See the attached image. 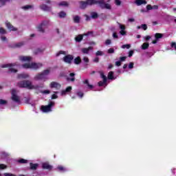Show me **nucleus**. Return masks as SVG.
Instances as JSON below:
<instances>
[{
	"instance_id": "nucleus-1",
	"label": "nucleus",
	"mask_w": 176,
	"mask_h": 176,
	"mask_svg": "<svg viewBox=\"0 0 176 176\" xmlns=\"http://www.w3.org/2000/svg\"><path fill=\"white\" fill-rule=\"evenodd\" d=\"M18 87L21 89H28V90H38L39 85H34L30 80H25L17 82Z\"/></svg>"
},
{
	"instance_id": "nucleus-2",
	"label": "nucleus",
	"mask_w": 176,
	"mask_h": 176,
	"mask_svg": "<svg viewBox=\"0 0 176 176\" xmlns=\"http://www.w3.org/2000/svg\"><path fill=\"white\" fill-rule=\"evenodd\" d=\"M50 74V69H47L43 70L41 73H38L37 75L35 76L34 80H43L46 82L47 80V75Z\"/></svg>"
},
{
	"instance_id": "nucleus-3",
	"label": "nucleus",
	"mask_w": 176,
	"mask_h": 176,
	"mask_svg": "<svg viewBox=\"0 0 176 176\" xmlns=\"http://www.w3.org/2000/svg\"><path fill=\"white\" fill-rule=\"evenodd\" d=\"M96 0H87V1H79L80 9L85 10L87 6H93V5H96Z\"/></svg>"
},
{
	"instance_id": "nucleus-4",
	"label": "nucleus",
	"mask_w": 176,
	"mask_h": 176,
	"mask_svg": "<svg viewBox=\"0 0 176 176\" xmlns=\"http://www.w3.org/2000/svg\"><path fill=\"white\" fill-rule=\"evenodd\" d=\"M96 3H95V5H99L101 9H109V10L111 9V4L105 3L104 0H96Z\"/></svg>"
},
{
	"instance_id": "nucleus-5",
	"label": "nucleus",
	"mask_w": 176,
	"mask_h": 176,
	"mask_svg": "<svg viewBox=\"0 0 176 176\" xmlns=\"http://www.w3.org/2000/svg\"><path fill=\"white\" fill-rule=\"evenodd\" d=\"M16 63H8V64H5L2 65L1 67V68H9L8 69V73H12V74H16L17 72V69L13 68V67H15Z\"/></svg>"
},
{
	"instance_id": "nucleus-6",
	"label": "nucleus",
	"mask_w": 176,
	"mask_h": 176,
	"mask_svg": "<svg viewBox=\"0 0 176 176\" xmlns=\"http://www.w3.org/2000/svg\"><path fill=\"white\" fill-rule=\"evenodd\" d=\"M54 107V102H50L47 105H42L41 111H52V108Z\"/></svg>"
},
{
	"instance_id": "nucleus-7",
	"label": "nucleus",
	"mask_w": 176,
	"mask_h": 176,
	"mask_svg": "<svg viewBox=\"0 0 176 176\" xmlns=\"http://www.w3.org/2000/svg\"><path fill=\"white\" fill-rule=\"evenodd\" d=\"M74 56L71 54H67L63 57V61L66 63V64H72Z\"/></svg>"
},
{
	"instance_id": "nucleus-8",
	"label": "nucleus",
	"mask_w": 176,
	"mask_h": 176,
	"mask_svg": "<svg viewBox=\"0 0 176 176\" xmlns=\"http://www.w3.org/2000/svg\"><path fill=\"white\" fill-rule=\"evenodd\" d=\"M46 25H47V21H43L41 23H40L38 27H37V30L39 32H45V29L43 28V27H46Z\"/></svg>"
},
{
	"instance_id": "nucleus-9",
	"label": "nucleus",
	"mask_w": 176,
	"mask_h": 176,
	"mask_svg": "<svg viewBox=\"0 0 176 176\" xmlns=\"http://www.w3.org/2000/svg\"><path fill=\"white\" fill-rule=\"evenodd\" d=\"M12 100L14 101V102H17V104H20V98L16 95V90L13 89L12 92Z\"/></svg>"
},
{
	"instance_id": "nucleus-10",
	"label": "nucleus",
	"mask_w": 176,
	"mask_h": 176,
	"mask_svg": "<svg viewBox=\"0 0 176 176\" xmlns=\"http://www.w3.org/2000/svg\"><path fill=\"white\" fill-rule=\"evenodd\" d=\"M51 89H56V90H60L61 89V84L52 81L50 85Z\"/></svg>"
},
{
	"instance_id": "nucleus-11",
	"label": "nucleus",
	"mask_w": 176,
	"mask_h": 176,
	"mask_svg": "<svg viewBox=\"0 0 176 176\" xmlns=\"http://www.w3.org/2000/svg\"><path fill=\"white\" fill-rule=\"evenodd\" d=\"M43 65L42 63H31V68L33 69H39Z\"/></svg>"
},
{
	"instance_id": "nucleus-12",
	"label": "nucleus",
	"mask_w": 176,
	"mask_h": 176,
	"mask_svg": "<svg viewBox=\"0 0 176 176\" xmlns=\"http://www.w3.org/2000/svg\"><path fill=\"white\" fill-rule=\"evenodd\" d=\"M40 9H41V10H43L44 12H49L52 10V7H49L46 4H41L40 5Z\"/></svg>"
},
{
	"instance_id": "nucleus-13",
	"label": "nucleus",
	"mask_w": 176,
	"mask_h": 176,
	"mask_svg": "<svg viewBox=\"0 0 176 176\" xmlns=\"http://www.w3.org/2000/svg\"><path fill=\"white\" fill-rule=\"evenodd\" d=\"M6 25L9 31H17V28H14L10 22H6Z\"/></svg>"
},
{
	"instance_id": "nucleus-14",
	"label": "nucleus",
	"mask_w": 176,
	"mask_h": 176,
	"mask_svg": "<svg viewBox=\"0 0 176 176\" xmlns=\"http://www.w3.org/2000/svg\"><path fill=\"white\" fill-rule=\"evenodd\" d=\"M42 167L44 170H49V171H50V170H52V168H53V166L50 164H49L48 162H45L42 164Z\"/></svg>"
},
{
	"instance_id": "nucleus-15",
	"label": "nucleus",
	"mask_w": 176,
	"mask_h": 176,
	"mask_svg": "<svg viewBox=\"0 0 176 176\" xmlns=\"http://www.w3.org/2000/svg\"><path fill=\"white\" fill-rule=\"evenodd\" d=\"M135 3L137 6H141V5H146L147 2L146 0H135Z\"/></svg>"
},
{
	"instance_id": "nucleus-16",
	"label": "nucleus",
	"mask_w": 176,
	"mask_h": 176,
	"mask_svg": "<svg viewBox=\"0 0 176 176\" xmlns=\"http://www.w3.org/2000/svg\"><path fill=\"white\" fill-rule=\"evenodd\" d=\"M69 76H70V78L67 77L66 78L67 82H74L75 80V73H70Z\"/></svg>"
},
{
	"instance_id": "nucleus-17",
	"label": "nucleus",
	"mask_w": 176,
	"mask_h": 176,
	"mask_svg": "<svg viewBox=\"0 0 176 176\" xmlns=\"http://www.w3.org/2000/svg\"><path fill=\"white\" fill-rule=\"evenodd\" d=\"M19 60L21 61H31L32 60V58L31 56H19Z\"/></svg>"
},
{
	"instance_id": "nucleus-18",
	"label": "nucleus",
	"mask_w": 176,
	"mask_h": 176,
	"mask_svg": "<svg viewBox=\"0 0 176 176\" xmlns=\"http://www.w3.org/2000/svg\"><path fill=\"white\" fill-rule=\"evenodd\" d=\"M71 90H72V87H67L65 90L61 91L62 96H65V94H67V93H69Z\"/></svg>"
},
{
	"instance_id": "nucleus-19",
	"label": "nucleus",
	"mask_w": 176,
	"mask_h": 176,
	"mask_svg": "<svg viewBox=\"0 0 176 176\" xmlns=\"http://www.w3.org/2000/svg\"><path fill=\"white\" fill-rule=\"evenodd\" d=\"M90 50H93V47H89L88 48H82L81 50V52L83 53V54H89V52Z\"/></svg>"
},
{
	"instance_id": "nucleus-20",
	"label": "nucleus",
	"mask_w": 176,
	"mask_h": 176,
	"mask_svg": "<svg viewBox=\"0 0 176 176\" xmlns=\"http://www.w3.org/2000/svg\"><path fill=\"white\" fill-rule=\"evenodd\" d=\"M30 76L28 74H20L17 75V78L18 79H27V78H29Z\"/></svg>"
},
{
	"instance_id": "nucleus-21",
	"label": "nucleus",
	"mask_w": 176,
	"mask_h": 176,
	"mask_svg": "<svg viewBox=\"0 0 176 176\" xmlns=\"http://www.w3.org/2000/svg\"><path fill=\"white\" fill-rule=\"evenodd\" d=\"M83 36H85L84 34H79L77 36H76L75 37L76 42H78V43L82 42V41H83Z\"/></svg>"
},
{
	"instance_id": "nucleus-22",
	"label": "nucleus",
	"mask_w": 176,
	"mask_h": 176,
	"mask_svg": "<svg viewBox=\"0 0 176 176\" xmlns=\"http://www.w3.org/2000/svg\"><path fill=\"white\" fill-rule=\"evenodd\" d=\"M73 21L76 24H79V23H80V16L78 15L74 16L73 17Z\"/></svg>"
},
{
	"instance_id": "nucleus-23",
	"label": "nucleus",
	"mask_w": 176,
	"mask_h": 176,
	"mask_svg": "<svg viewBox=\"0 0 176 176\" xmlns=\"http://www.w3.org/2000/svg\"><path fill=\"white\" fill-rule=\"evenodd\" d=\"M22 46H24V42H19L12 46H10V47H13L14 49H15L16 47H21Z\"/></svg>"
},
{
	"instance_id": "nucleus-24",
	"label": "nucleus",
	"mask_w": 176,
	"mask_h": 176,
	"mask_svg": "<svg viewBox=\"0 0 176 176\" xmlns=\"http://www.w3.org/2000/svg\"><path fill=\"white\" fill-rule=\"evenodd\" d=\"M83 83L84 85H87L88 88L90 89V90H93V89H94V86L92 85H89V80H85V81H83Z\"/></svg>"
},
{
	"instance_id": "nucleus-25",
	"label": "nucleus",
	"mask_w": 176,
	"mask_h": 176,
	"mask_svg": "<svg viewBox=\"0 0 176 176\" xmlns=\"http://www.w3.org/2000/svg\"><path fill=\"white\" fill-rule=\"evenodd\" d=\"M80 63H82V59L80 58V56H77L74 58V64H76V65H79Z\"/></svg>"
},
{
	"instance_id": "nucleus-26",
	"label": "nucleus",
	"mask_w": 176,
	"mask_h": 176,
	"mask_svg": "<svg viewBox=\"0 0 176 176\" xmlns=\"http://www.w3.org/2000/svg\"><path fill=\"white\" fill-rule=\"evenodd\" d=\"M30 170H36V168H38V166H39V164H33L32 162H30Z\"/></svg>"
},
{
	"instance_id": "nucleus-27",
	"label": "nucleus",
	"mask_w": 176,
	"mask_h": 176,
	"mask_svg": "<svg viewBox=\"0 0 176 176\" xmlns=\"http://www.w3.org/2000/svg\"><path fill=\"white\" fill-rule=\"evenodd\" d=\"M155 39H157V41H159L160 39H162V38H163V34L156 33L155 34Z\"/></svg>"
},
{
	"instance_id": "nucleus-28",
	"label": "nucleus",
	"mask_w": 176,
	"mask_h": 176,
	"mask_svg": "<svg viewBox=\"0 0 176 176\" xmlns=\"http://www.w3.org/2000/svg\"><path fill=\"white\" fill-rule=\"evenodd\" d=\"M57 170H58V171H60L61 173H65V171H67V168H65L63 166H58L57 167Z\"/></svg>"
},
{
	"instance_id": "nucleus-29",
	"label": "nucleus",
	"mask_w": 176,
	"mask_h": 176,
	"mask_svg": "<svg viewBox=\"0 0 176 176\" xmlns=\"http://www.w3.org/2000/svg\"><path fill=\"white\" fill-rule=\"evenodd\" d=\"M12 0H0V8L2 6H5L6 5V2H10Z\"/></svg>"
},
{
	"instance_id": "nucleus-30",
	"label": "nucleus",
	"mask_w": 176,
	"mask_h": 176,
	"mask_svg": "<svg viewBox=\"0 0 176 176\" xmlns=\"http://www.w3.org/2000/svg\"><path fill=\"white\" fill-rule=\"evenodd\" d=\"M58 16L60 19H64L67 16V13H65L64 11H61L58 13Z\"/></svg>"
},
{
	"instance_id": "nucleus-31",
	"label": "nucleus",
	"mask_w": 176,
	"mask_h": 176,
	"mask_svg": "<svg viewBox=\"0 0 176 176\" xmlns=\"http://www.w3.org/2000/svg\"><path fill=\"white\" fill-rule=\"evenodd\" d=\"M148 47H149V43H144L142 45V50H146V49H148Z\"/></svg>"
},
{
	"instance_id": "nucleus-32",
	"label": "nucleus",
	"mask_w": 176,
	"mask_h": 176,
	"mask_svg": "<svg viewBox=\"0 0 176 176\" xmlns=\"http://www.w3.org/2000/svg\"><path fill=\"white\" fill-rule=\"evenodd\" d=\"M91 17L94 19H98V14L97 12H92L91 13Z\"/></svg>"
},
{
	"instance_id": "nucleus-33",
	"label": "nucleus",
	"mask_w": 176,
	"mask_h": 176,
	"mask_svg": "<svg viewBox=\"0 0 176 176\" xmlns=\"http://www.w3.org/2000/svg\"><path fill=\"white\" fill-rule=\"evenodd\" d=\"M113 72H109L107 76L108 79L110 80H113Z\"/></svg>"
},
{
	"instance_id": "nucleus-34",
	"label": "nucleus",
	"mask_w": 176,
	"mask_h": 176,
	"mask_svg": "<svg viewBox=\"0 0 176 176\" xmlns=\"http://www.w3.org/2000/svg\"><path fill=\"white\" fill-rule=\"evenodd\" d=\"M18 163H20L21 164H25L28 163V160L21 158L18 160Z\"/></svg>"
},
{
	"instance_id": "nucleus-35",
	"label": "nucleus",
	"mask_w": 176,
	"mask_h": 176,
	"mask_svg": "<svg viewBox=\"0 0 176 176\" xmlns=\"http://www.w3.org/2000/svg\"><path fill=\"white\" fill-rule=\"evenodd\" d=\"M33 6L31 5H26L25 6L22 7V9H23V10H28V9H32Z\"/></svg>"
},
{
	"instance_id": "nucleus-36",
	"label": "nucleus",
	"mask_w": 176,
	"mask_h": 176,
	"mask_svg": "<svg viewBox=\"0 0 176 176\" xmlns=\"http://www.w3.org/2000/svg\"><path fill=\"white\" fill-rule=\"evenodd\" d=\"M23 68H25L26 69H28L29 68H31V63H25L22 65Z\"/></svg>"
},
{
	"instance_id": "nucleus-37",
	"label": "nucleus",
	"mask_w": 176,
	"mask_h": 176,
	"mask_svg": "<svg viewBox=\"0 0 176 176\" xmlns=\"http://www.w3.org/2000/svg\"><path fill=\"white\" fill-rule=\"evenodd\" d=\"M0 34L1 35H5V34H8V32H6V30H5L3 28H0Z\"/></svg>"
},
{
	"instance_id": "nucleus-38",
	"label": "nucleus",
	"mask_w": 176,
	"mask_h": 176,
	"mask_svg": "<svg viewBox=\"0 0 176 176\" xmlns=\"http://www.w3.org/2000/svg\"><path fill=\"white\" fill-rule=\"evenodd\" d=\"M100 78H102V79H103L104 82H107V76L104 75V72L100 73Z\"/></svg>"
},
{
	"instance_id": "nucleus-39",
	"label": "nucleus",
	"mask_w": 176,
	"mask_h": 176,
	"mask_svg": "<svg viewBox=\"0 0 176 176\" xmlns=\"http://www.w3.org/2000/svg\"><path fill=\"white\" fill-rule=\"evenodd\" d=\"M8 104V100L0 99V105H6Z\"/></svg>"
},
{
	"instance_id": "nucleus-40",
	"label": "nucleus",
	"mask_w": 176,
	"mask_h": 176,
	"mask_svg": "<svg viewBox=\"0 0 176 176\" xmlns=\"http://www.w3.org/2000/svg\"><path fill=\"white\" fill-rule=\"evenodd\" d=\"M106 83H107V82H105L104 80L99 81L98 82V86H99V87H101L104 86Z\"/></svg>"
},
{
	"instance_id": "nucleus-41",
	"label": "nucleus",
	"mask_w": 176,
	"mask_h": 176,
	"mask_svg": "<svg viewBox=\"0 0 176 176\" xmlns=\"http://www.w3.org/2000/svg\"><path fill=\"white\" fill-rule=\"evenodd\" d=\"M43 52V50H41V48H38L35 50L34 54H39V53H42Z\"/></svg>"
},
{
	"instance_id": "nucleus-42",
	"label": "nucleus",
	"mask_w": 176,
	"mask_h": 176,
	"mask_svg": "<svg viewBox=\"0 0 176 176\" xmlns=\"http://www.w3.org/2000/svg\"><path fill=\"white\" fill-rule=\"evenodd\" d=\"M130 47H131L130 44H125L122 45V49H129Z\"/></svg>"
},
{
	"instance_id": "nucleus-43",
	"label": "nucleus",
	"mask_w": 176,
	"mask_h": 176,
	"mask_svg": "<svg viewBox=\"0 0 176 176\" xmlns=\"http://www.w3.org/2000/svg\"><path fill=\"white\" fill-rule=\"evenodd\" d=\"M58 5L59 6H68V3L67 1H62Z\"/></svg>"
},
{
	"instance_id": "nucleus-44",
	"label": "nucleus",
	"mask_w": 176,
	"mask_h": 176,
	"mask_svg": "<svg viewBox=\"0 0 176 176\" xmlns=\"http://www.w3.org/2000/svg\"><path fill=\"white\" fill-rule=\"evenodd\" d=\"M5 168H8V166L3 164H0V170H5Z\"/></svg>"
},
{
	"instance_id": "nucleus-45",
	"label": "nucleus",
	"mask_w": 176,
	"mask_h": 176,
	"mask_svg": "<svg viewBox=\"0 0 176 176\" xmlns=\"http://www.w3.org/2000/svg\"><path fill=\"white\" fill-rule=\"evenodd\" d=\"M107 53H109V54H112L115 53V50L113 48H110L108 50Z\"/></svg>"
},
{
	"instance_id": "nucleus-46",
	"label": "nucleus",
	"mask_w": 176,
	"mask_h": 176,
	"mask_svg": "<svg viewBox=\"0 0 176 176\" xmlns=\"http://www.w3.org/2000/svg\"><path fill=\"white\" fill-rule=\"evenodd\" d=\"M141 28L144 31H146V30H148V25H146V24H142Z\"/></svg>"
},
{
	"instance_id": "nucleus-47",
	"label": "nucleus",
	"mask_w": 176,
	"mask_h": 176,
	"mask_svg": "<svg viewBox=\"0 0 176 176\" xmlns=\"http://www.w3.org/2000/svg\"><path fill=\"white\" fill-rule=\"evenodd\" d=\"M93 34H94L93 31H90L83 34H84V36H89V35H93Z\"/></svg>"
},
{
	"instance_id": "nucleus-48",
	"label": "nucleus",
	"mask_w": 176,
	"mask_h": 176,
	"mask_svg": "<svg viewBox=\"0 0 176 176\" xmlns=\"http://www.w3.org/2000/svg\"><path fill=\"white\" fill-rule=\"evenodd\" d=\"M77 96L78 97H80V98H82L83 97V96H84V94L82 91H78V92H77Z\"/></svg>"
},
{
	"instance_id": "nucleus-49",
	"label": "nucleus",
	"mask_w": 176,
	"mask_h": 176,
	"mask_svg": "<svg viewBox=\"0 0 176 176\" xmlns=\"http://www.w3.org/2000/svg\"><path fill=\"white\" fill-rule=\"evenodd\" d=\"M126 58H127V56H120V61L121 63H123V61H126Z\"/></svg>"
},
{
	"instance_id": "nucleus-50",
	"label": "nucleus",
	"mask_w": 176,
	"mask_h": 176,
	"mask_svg": "<svg viewBox=\"0 0 176 176\" xmlns=\"http://www.w3.org/2000/svg\"><path fill=\"white\" fill-rule=\"evenodd\" d=\"M115 3L117 6H120V5H122V1H120V0H115Z\"/></svg>"
},
{
	"instance_id": "nucleus-51",
	"label": "nucleus",
	"mask_w": 176,
	"mask_h": 176,
	"mask_svg": "<svg viewBox=\"0 0 176 176\" xmlns=\"http://www.w3.org/2000/svg\"><path fill=\"white\" fill-rule=\"evenodd\" d=\"M129 69H133L134 68V63L133 62L129 63Z\"/></svg>"
},
{
	"instance_id": "nucleus-52",
	"label": "nucleus",
	"mask_w": 176,
	"mask_h": 176,
	"mask_svg": "<svg viewBox=\"0 0 176 176\" xmlns=\"http://www.w3.org/2000/svg\"><path fill=\"white\" fill-rule=\"evenodd\" d=\"M60 54H65V52L64 51H59L58 53H56V57H58Z\"/></svg>"
},
{
	"instance_id": "nucleus-53",
	"label": "nucleus",
	"mask_w": 176,
	"mask_h": 176,
	"mask_svg": "<svg viewBox=\"0 0 176 176\" xmlns=\"http://www.w3.org/2000/svg\"><path fill=\"white\" fill-rule=\"evenodd\" d=\"M104 43L107 46H108V45H111V43H112V41H111V39H107L105 41Z\"/></svg>"
},
{
	"instance_id": "nucleus-54",
	"label": "nucleus",
	"mask_w": 176,
	"mask_h": 176,
	"mask_svg": "<svg viewBox=\"0 0 176 176\" xmlns=\"http://www.w3.org/2000/svg\"><path fill=\"white\" fill-rule=\"evenodd\" d=\"M152 9H153V8L152 7V5L148 4L146 6V10H152Z\"/></svg>"
},
{
	"instance_id": "nucleus-55",
	"label": "nucleus",
	"mask_w": 176,
	"mask_h": 176,
	"mask_svg": "<svg viewBox=\"0 0 176 176\" xmlns=\"http://www.w3.org/2000/svg\"><path fill=\"white\" fill-rule=\"evenodd\" d=\"M113 38H114V39H118V38H119V36H118V34L116 32H113Z\"/></svg>"
},
{
	"instance_id": "nucleus-56",
	"label": "nucleus",
	"mask_w": 176,
	"mask_h": 176,
	"mask_svg": "<svg viewBox=\"0 0 176 176\" xmlns=\"http://www.w3.org/2000/svg\"><path fill=\"white\" fill-rule=\"evenodd\" d=\"M56 98H58V96H57L56 94L52 95V100H56Z\"/></svg>"
},
{
	"instance_id": "nucleus-57",
	"label": "nucleus",
	"mask_w": 176,
	"mask_h": 176,
	"mask_svg": "<svg viewBox=\"0 0 176 176\" xmlns=\"http://www.w3.org/2000/svg\"><path fill=\"white\" fill-rule=\"evenodd\" d=\"M170 47L173 48L174 47V49L176 50V43L175 42H172L170 44Z\"/></svg>"
},
{
	"instance_id": "nucleus-58",
	"label": "nucleus",
	"mask_w": 176,
	"mask_h": 176,
	"mask_svg": "<svg viewBox=\"0 0 176 176\" xmlns=\"http://www.w3.org/2000/svg\"><path fill=\"white\" fill-rule=\"evenodd\" d=\"M96 56H102L104 53L102 51H97L96 53Z\"/></svg>"
},
{
	"instance_id": "nucleus-59",
	"label": "nucleus",
	"mask_w": 176,
	"mask_h": 176,
	"mask_svg": "<svg viewBox=\"0 0 176 176\" xmlns=\"http://www.w3.org/2000/svg\"><path fill=\"white\" fill-rule=\"evenodd\" d=\"M133 54H134V51L133 50H130L129 52L128 57H132Z\"/></svg>"
},
{
	"instance_id": "nucleus-60",
	"label": "nucleus",
	"mask_w": 176,
	"mask_h": 176,
	"mask_svg": "<svg viewBox=\"0 0 176 176\" xmlns=\"http://www.w3.org/2000/svg\"><path fill=\"white\" fill-rule=\"evenodd\" d=\"M82 60H83V61H84L85 63H89V61H90V60H89V58H87V57H86V56L84 57Z\"/></svg>"
},
{
	"instance_id": "nucleus-61",
	"label": "nucleus",
	"mask_w": 176,
	"mask_h": 176,
	"mask_svg": "<svg viewBox=\"0 0 176 176\" xmlns=\"http://www.w3.org/2000/svg\"><path fill=\"white\" fill-rule=\"evenodd\" d=\"M41 93H43V94H50V91L44 90V91H41Z\"/></svg>"
},
{
	"instance_id": "nucleus-62",
	"label": "nucleus",
	"mask_w": 176,
	"mask_h": 176,
	"mask_svg": "<svg viewBox=\"0 0 176 176\" xmlns=\"http://www.w3.org/2000/svg\"><path fill=\"white\" fill-rule=\"evenodd\" d=\"M116 65L117 67H120V65H122V62H121L120 60L116 61Z\"/></svg>"
},
{
	"instance_id": "nucleus-63",
	"label": "nucleus",
	"mask_w": 176,
	"mask_h": 176,
	"mask_svg": "<svg viewBox=\"0 0 176 176\" xmlns=\"http://www.w3.org/2000/svg\"><path fill=\"white\" fill-rule=\"evenodd\" d=\"M99 61H100V58L99 57H96L94 59V63H99Z\"/></svg>"
},
{
	"instance_id": "nucleus-64",
	"label": "nucleus",
	"mask_w": 176,
	"mask_h": 176,
	"mask_svg": "<svg viewBox=\"0 0 176 176\" xmlns=\"http://www.w3.org/2000/svg\"><path fill=\"white\" fill-rule=\"evenodd\" d=\"M120 34L121 35H126V31H124V30H121V31H120Z\"/></svg>"
}]
</instances>
